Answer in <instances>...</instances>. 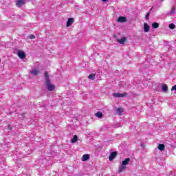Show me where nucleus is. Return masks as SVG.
<instances>
[{
    "label": "nucleus",
    "instance_id": "nucleus-1",
    "mask_svg": "<svg viewBox=\"0 0 176 176\" xmlns=\"http://www.w3.org/2000/svg\"><path fill=\"white\" fill-rule=\"evenodd\" d=\"M44 76L45 78V85L47 90H49V91H53L55 87L50 82V79L49 78V74L47 72H45Z\"/></svg>",
    "mask_w": 176,
    "mask_h": 176
},
{
    "label": "nucleus",
    "instance_id": "nucleus-2",
    "mask_svg": "<svg viewBox=\"0 0 176 176\" xmlns=\"http://www.w3.org/2000/svg\"><path fill=\"white\" fill-rule=\"evenodd\" d=\"M129 163H130V158H126L124 161H122L121 164L119 166L118 172L123 173V171L126 170V168L129 165Z\"/></svg>",
    "mask_w": 176,
    "mask_h": 176
},
{
    "label": "nucleus",
    "instance_id": "nucleus-3",
    "mask_svg": "<svg viewBox=\"0 0 176 176\" xmlns=\"http://www.w3.org/2000/svg\"><path fill=\"white\" fill-rule=\"evenodd\" d=\"M113 97L116 98H120L126 96V94L114 93L113 94Z\"/></svg>",
    "mask_w": 176,
    "mask_h": 176
},
{
    "label": "nucleus",
    "instance_id": "nucleus-4",
    "mask_svg": "<svg viewBox=\"0 0 176 176\" xmlns=\"http://www.w3.org/2000/svg\"><path fill=\"white\" fill-rule=\"evenodd\" d=\"M24 3H25V0H17L16 1V6L18 8H21V6H23V5H24Z\"/></svg>",
    "mask_w": 176,
    "mask_h": 176
},
{
    "label": "nucleus",
    "instance_id": "nucleus-5",
    "mask_svg": "<svg viewBox=\"0 0 176 176\" xmlns=\"http://www.w3.org/2000/svg\"><path fill=\"white\" fill-rule=\"evenodd\" d=\"M18 57H19V58H25V53H24V52L23 51H19L18 52Z\"/></svg>",
    "mask_w": 176,
    "mask_h": 176
},
{
    "label": "nucleus",
    "instance_id": "nucleus-6",
    "mask_svg": "<svg viewBox=\"0 0 176 176\" xmlns=\"http://www.w3.org/2000/svg\"><path fill=\"white\" fill-rule=\"evenodd\" d=\"M74 24V19L69 18L67 22V27H71Z\"/></svg>",
    "mask_w": 176,
    "mask_h": 176
},
{
    "label": "nucleus",
    "instance_id": "nucleus-7",
    "mask_svg": "<svg viewBox=\"0 0 176 176\" xmlns=\"http://www.w3.org/2000/svg\"><path fill=\"white\" fill-rule=\"evenodd\" d=\"M90 159V156L88 154H85L82 155L81 160L82 162H87V160H89Z\"/></svg>",
    "mask_w": 176,
    "mask_h": 176
},
{
    "label": "nucleus",
    "instance_id": "nucleus-8",
    "mask_svg": "<svg viewBox=\"0 0 176 176\" xmlns=\"http://www.w3.org/2000/svg\"><path fill=\"white\" fill-rule=\"evenodd\" d=\"M118 21L119 23H126V21H127V19L124 16H120L118 19Z\"/></svg>",
    "mask_w": 176,
    "mask_h": 176
},
{
    "label": "nucleus",
    "instance_id": "nucleus-9",
    "mask_svg": "<svg viewBox=\"0 0 176 176\" xmlns=\"http://www.w3.org/2000/svg\"><path fill=\"white\" fill-rule=\"evenodd\" d=\"M40 71L38 69H32L30 72V74L32 75H38L39 74Z\"/></svg>",
    "mask_w": 176,
    "mask_h": 176
},
{
    "label": "nucleus",
    "instance_id": "nucleus-10",
    "mask_svg": "<svg viewBox=\"0 0 176 176\" xmlns=\"http://www.w3.org/2000/svg\"><path fill=\"white\" fill-rule=\"evenodd\" d=\"M116 157V152H113L111 153L109 157V160H110V162H112V160Z\"/></svg>",
    "mask_w": 176,
    "mask_h": 176
},
{
    "label": "nucleus",
    "instance_id": "nucleus-11",
    "mask_svg": "<svg viewBox=\"0 0 176 176\" xmlns=\"http://www.w3.org/2000/svg\"><path fill=\"white\" fill-rule=\"evenodd\" d=\"M144 32H149V25L146 23L144 24Z\"/></svg>",
    "mask_w": 176,
    "mask_h": 176
},
{
    "label": "nucleus",
    "instance_id": "nucleus-12",
    "mask_svg": "<svg viewBox=\"0 0 176 176\" xmlns=\"http://www.w3.org/2000/svg\"><path fill=\"white\" fill-rule=\"evenodd\" d=\"M118 42L120 43V45H124V42H126V37H122L118 40Z\"/></svg>",
    "mask_w": 176,
    "mask_h": 176
},
{
    "label": "nucleus",
    "instance_id": "nucleus-13",
    "mask_svg": "<svg viewBox=\"0 0 176 176\" xmlns=\"http://www.w3.org/2000/svg\"><path fill=\"white\" fill-rule=\"evenodd\" d=\"M78 142V136L76 135H75L73 138H72L71 140V142L72 144H75V142Z\"/></svg>",
    "mask_w": 176,
    "mask_h": 176
},
{
    "label": "nucleus",
    "instance_id": "nucleus-14",
    "mask_svg": "<svg viewBox=\"0 0 176 176\" xmlns=\"http://www.w3.org/2000/svg\"><path fill=\"white\" fill-rule=\"evenodd\" d=\"M162 91H164V93H166L167 90H168L167 85H166V84L162 85Z\"/></svg>",
    "mask_w": 176,
    "mask_h": 176
},
{
    "label": "nucleus",
    "instance_id": "nucleus-15",
    "mask_svg": "<svg viewBox=\"0 0 176 176\" xmlns=\"http://www.w3.org/2000/svg\"><path fill=\"white\" fill-rule=\"evenodd\" d=\"M124 111V109H123L122 108L117 109V113H118V115H122V113H123Z\"/></svg>",
    "mask_w": 176,
    "mask_h": 176
},
{
    "label": "nucleus",
    "instance_id": "nucleus-16",
    "mask_svg": "<svg viewBox=\"0 0 176 176\" xmlns=\"http://www.w3.org/2000/svg\"><path fill=\"white\" fill-rule=\"evenodd\" d=\"M164 148H165V146H164V144H160L158 145V149L160 151H164Z\"/></svg>",
    "mask_w": 176,
    "mask_h": 176
},
{
    "label": "nucleus",
    "instance_id": "nucleus-17",
    "mask_svg": "<svg viewBox=\"0 0 176 176\" xmlns=\"http://www.w3.org/2000/svg\"><path fill=\"white\" fill-rule=\"evenodd\" d=\"M97 118H102V112L98 111L95 114Z\"/></svg>",
    "mask_w": 176,
    "mask_h": 176
},
{
    "label": "nucleus",
    "instance_id": "nucleus-18",
    "mask_svg": "<svg viewBox=\"0 0 176 176\" xmlns=\"http://www.w3.org/2000/svg\"><path fill=\"white\" fill-rule=\"evenodd\" d=\"M151 27H153V28H159V24L157 23H152Z\"/></svg>",
    "mask_w": 176,
    "mask_h": 176
},
{
    "label": "nucleus",
    "instance_id": "nucleus-19",
    "mask_svg": "<svg viewBox=\"0 0 176 176\" xmlns=\"http://www.w3.org/2000/svg\"><path fill=\"white\" fill-rule=\"evenodd\" d=\"M88 78H89V79H91V80H93L94 79V78H96V74H90L88 76Z\"/></svg>",
    "mask_w": 176,
    "mask_h": 176
},
{
    "label": "nucleus",
    "instance_id": "nucleus-20",
    "mask_svg": "<svg viewBox=\"0 0 176 176\" xmlns=\"http://www.w3.org/2000/svg\"><path fill=\"white\" fill-rule=\"evenodd\" d=\"M175 13V8H172L171 10L169 12V14H174Z\"/></svg>",
    "mask_w": 176,
    "mask_h": 176
},
{
    "label": "nucleus",
    "instance_id": "nucleus-21",
    "mask_svg": "<svg viewBox=\"0 0 176 176\" xmlns=\"http://www.w3.org/2000/svg\"><path fill=\"white\" fill-rule=\"evenodd\" d=\"M169 28H170V30H174V28H175V25H174V23H170V24L169 25Z\"/></svg>",
    "mask_w": 176,
    "mask_h": 176
},
{
    "label": "nucleus",
    "instance_id": "nucleus-22",
    "mask_svg": "<svg viewBox=\"0 0 176 176\" xmlns=\"http://www.w3.org/2000/svg\"><path fill=\"white\" fill-rule=\"evenodd\" d=\"M30 39H35V36L34 34H31L29 36Z\"/></svg>",
    "mask_w": 176,
    "mask_h": 176
},
{
    "label": "nucleus",
    "instance_id": "nucleus-23",
    "mask_svg": "<svg viewBox=\"0 0 176 176\" xmlns=\"http://www.w3.org/2000/svg\"><path fill=\"white\" fill-rule=\"evenodd\" d=\"M148 17H149V12L147 13L146 15V20H148Z\"/></svg>",
    "mask_w": 176,
    "mask_h": 176
},
{
    "label": "nucleus",
    "instance_id": "nucleus-24",
    "mask_svg": "<svg viewBox=\"0 0 176 176\" xmlns=\"http://www.w3.org/2000/svg\"><path fill=\"white\" fill-rule=\"evenodd\" d=\"M103 2H107L108 0H102Z\"/></svg>",
    "mask_w": 176,
    "mask_h": 176
},
{
    "label": "nucleus",
    "instance_id": "nucleus-25",
    "mask_svg": "<svg viewBox=\"0 0 176 176\" xmlns=\"http://www.w3.org/2000/svg\"><path fill=\"white\" fill-rule=\"evenodd\" d=\"M0 63H1V60H0Z\"/></svg>",
    "mask_w": 176,
    "mask_h": 176
}]
</instances>
